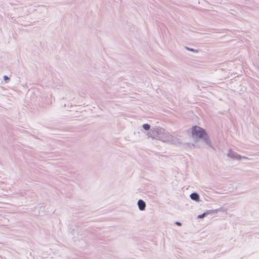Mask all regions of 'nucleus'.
<instances>
[{
    "label": "nucleus",
    "instance_id": "f03ea898",
    "mask_svg": "<svg viewBox=\"0 0 259 259\" xmlns=\"http://www.w3.org/2000/svg\"><path fill=\"white\" fill-rule=\"evenodd\" d=\"M139 208L140 210H143L145 209L146 204L142 200H139L138 202Z\"/></svg>",
    "mask_w": 259,
    "mask_h": 259
},
{
    "label": "nucleus",
    "instance_id": "423d86ee",
    "mask_svg": "<svg viewBox=\"0 0 259 259\" xmlns=\"http://www.w3.org/2000/svg\"><path fill=\"white\" fill-rule=\"evenodd\" d=\"M176 224L179 226H180L181 225V224L179 222H176Z\"/></svg>",
    "mask_w": 259,
    "mask_h": 259
},
{
    "label": "nucleus",
    "instance_id": "20e7f679",
    "mask_svg": "<svg viewBox=\"0 0 259 259\" xmlns=\"http://www.w3.org/2000/svg\"><path fill=\"white\" fill-rule=\"evenodd\" d=\"M143 127L145 130H148L150 129V126L148 124H144Z\"/></svg>",
    "mask_w": 259,
    "mask_h": 259
},
{
    "label": "nucleus",
    "instance_id": "0eeeda50",
    "mask_svg": "<svg viewBox=\"0 0 259 259\" xmlns=\"http://www.w3.org/2000/svg\"><path fill=\"white\" fill-rule=\"evenodd\" d=\"M4 78H5V79H6H6H8V77L7 76H4Z\"/></svg>",
    "mask_w": 259,
    "mask_h": 259
},
{
    "label": "nucleus",
    "instance_id": "f257e3e1",
    "mask_svg": "<svg viewBox=\"0 0 259 259\" xmlns=\"http://www.w3.org/2000/svg\"><path fill=\"white\" fill-rule=\"evenodd\" d=\"M192 135L193 137L199 139H206L207 137V134L204 130L197 126H195L192 128Z\"/></svg>",
    "mask_w": 259,
    "mask_h": 259
},
{
    "label": "nucleus",
    "instance_id": "39448f33",
    "mask_svg": "<svg viewBox=\"0 0 259 259\" xmlns=\"http://www.w3.org/2000/svg\"><path fill=\"white\" fill-rule=\"evenodd\" d=\"M204 215H205V213H203V214L199 215L198 218H202L204 217Z\"/></svg>",
    "mask_w": 259,
    "mask_h": 259
},
{
    "label": "nucleus",
    "instance_id": "7ed1b4c3",
    "mask_svg": "<svg viewBox=\"0 0 259 259\" xmlns=\"http://www.w3.org/2000/svg\"><path fill=\"white\" fill-rule=\"evenodd\" d=\"M190 197L192 200L198 201L199 200V196L196 193H192L190 195Z\"/></svg>",
    "mask_w": 259,
    "mask_h": 259
}]
</instances>
